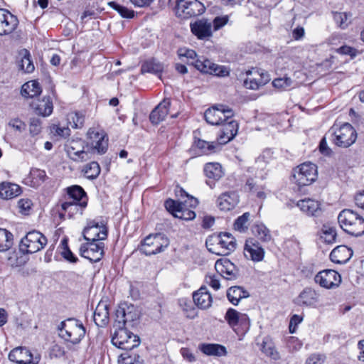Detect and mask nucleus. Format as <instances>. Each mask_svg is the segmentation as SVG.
I'll use <instances>...</instances> for the list:
<instances>
[{"instance_id": "obj_59", "label": "nucleus", "mask_w": 364, "mask_h": 364, "mask_svg": "<svg viewBox=\"0 0 364 364\" xmlns=\"http://www.w3.org/2000/svg\"><path fill=\"white\" fill-rule=\"evenodd\" d=\"M29 131L33 136L38 134L41 131V120L38 118H31L30 119Z\"/></svg>"}, {"instance_id": "obj_30", "label": "nucleus", "mask_w": 364, "mask_h": 364, "mask_svg": "<svg viewBox=\"0 0 364 364\" xmlns=\"http://www.w3.org/2000/svg\"><path fill=\"white\" fill-rule=\"evenodd\" d=\"M67 193L70 201H75L81 203L82 207H87V196L84 189L77 185L70 186L67 188Z\"/></svg>"}, {"instance_id": "obj_27", "label": "nucleus", "mask_w": 364, "mask_h": 364, "mask_svg": "<svg viewBox=\"0 0 364 364\" xmlns=\"http://www.w3.org/2000/svg\"><path fill=\"white\" fill-rule=\"evenodd\" d=\"M193 299L196 305L203 309L209 308L212 304V296L207 287H201L193 294Z\"/></svg>"}, {"instance_id": "obj_24", "label": "nucleus", "mask_w": 364, "mask_h": 364, "mask_svg": "<svg viewBox=\"0 0 364 364\" xmlns=\"http://www.w3.org/2000/svg\"><path fill=\"white\" fill-rule=\"evenodd\" d=\"M353 250L346 245H339L335 247L330 254L331 260L337 264H345L353 256Z\"/></svg>"}, {"instance_id": "obj_62", "label": "nucleus", "mask_w": 364, "mask_h": 364, "mask_svg": "<svg viewBox=\"0 0 364 364\" xmlns=\"http://www.w3.org/2000/svg\"><path fill=\"white\" fill-rule=\"evenodd\" d=\"M326 356L321 353H312L306 360V364H323Z\"/></svg>"}, {"instance_id": "obj_12", "label": "nucleus", "mask_w": 364, "mask_h": 364, "mask_svg": "<svg viewBox=\"0 0 364 364\" xmlns=\"http://www.w3.org/2000/svg\"><path fill=\"white\" fill-rule=\"evenodd\" d=\"M190 28L192 33L200 41H209L213 36L212 23L207 18H202L191 22Z\"/></svg>"}, {"instance_id": "obj_5", "label": "nucleus", "mask_w": 364, "mask_h": 364, "mask_svg": "<svg viewBox=\"0 0 364 364\" xmlns=\"http://www.w3.org/2000/svg\"><path fill=\"white\" fill-rule=\"evenodd\" d=\"M47 238L37 230L28 232L19 244V251L23 254H33L41 250L47 244Z\"/></svg>"}, {"instance_id": "obj_37", "label": "nucleus", "mask_w": 364, "mask_h": 364, "mask_svg": "<svg viewBox=\"0 0 364 364\" xmlns=\"http://www.w3.org/2000/svg\"><path fill=\"white\" fill-rule=\"evenodd\" d=\"M204 173L210 179L219 180L223 176L221 165L219 163H208L204 166Z\"/></svg>"}, {"instance_id": "obj_21", "label": "nucleus", "mask_w": 364, "mask_h": 364, "mask_svg": "<svg viewBox=\"0 0 364 364\" xmlns=\"http://www.w3.org/2000/svg\"><path fill=\"white\" fill-rule=\"evenodd\" d=\"M236 240L229 232H220L217 255H228L236 249Z\"/></svg>"}, {"instance_id": "obj_49", "label": "nucleus", "mask_w": 364, "mask_h": 364, "mask_svg": "<svg viewBox=\"0 0 364 364\" xmlns=\"http://www.w3.org/2000/svg\"><path fill=\"white\" fill-rule=\"evenodd\" d=\"M68 120L72 127L78 129L83 126L85 117L80 112H71L68 116Z\"/></svg>"}, {"instance_id": "obj_56", "label": "nucleus", "mask_w": 364, "mask_h": 364, "mask_svg": "<svg viewBox=\"0 0 364 364\" xmlns=\"http://www.w3.org/2000/svg\"><path fill=\"white\" fill-rule=\"evenodd\" d=\"M195 143L196 147L201 151L202 154H208L213 152L215 149L213 142H208L198 139Z\"/></svg>"}, {"instance_id": "obj_1", "label": "nucleus", "mask_w": 364, "mask_h": 364, "mask_svg": "<svg viewBox=\"0 0 364 364\" xmlns=\"http://www.w3.org/2000/svg\"><path fill=\"white\" fill-rule=\"evenodd\" d=\"M340 227L348 234L359 237L364 234V219L351 209H344L338 215Z\"/></svg>"}, {"instance_id": "obj_33", "label": "nucleus", "mask_w": 364, "mask_h": 364, "mask_svg": "<svg viewBox=\"0 0 364 364\" xmlns=\"http://www.w3.org/2000/svg\"><path fill=\"white\" fill-rule=\"evenodd\" d=\"M215 267L220 272V276L226 279H232L237 277L235 265L228 259H225L222 263L217 261Z\"/></svg>"}, {"instance_id": "obj_40", "label": "nucleus", "mask_w": 364, "mask_h": 364, "mask_svg": "<svg viewBox=\"0 0 364 364\" xmlns=\"http://www.w3.org/2000/svg\"><path fill=\"white\" fill-rule=\"evenodd\" d=\"M119 364H144V360L138 354L130 352V350L125 351L122 353L119 359Z\"/></svg>"}, {"instance_id": "obj_42", "label": "nucleus", "mask_w": 364, "mask_h": 364, "mask_svg": "<svg viewBox=\"0 0 364 364\" xmlns=\"http://www.w3.org/2000/svg\"><path fill=\"white\" fill-rule=\"evenodd\" d=\"M31 186L37 188L45 182L47 178L46 173L43 170L35 168L30 173Z\"/></svg>"}, {"instance_id": "obj_17", "label": "nucleus", "mask_w": 364, "mask_h": 364, "mask_svg": "<svg viewBox=\"0 0 364 364\" xmlns=\"http://www.w3.org/2000/svg\"><path fill=\"white\" fill-rule=\"evenodd\" d=\"M68 156L75 161H85L89 159L88 153L84 151V141L71 140L65 145Z\"/></svg>"}, {"instance_id": "obj_58", "label": "nucleus", "mask_w": 364, "mask_h": 364, "mask_svg": "<svg viewBox=\"0 0 364 364\" xmlns=\"http://www.w3.org/2000/svg\"><path fill=\"white\" fill-rule=\"evenodd\" d=\"M237 326L240 328L238 333H243L249 331L250 327V320L247 314H241L239 318Z\"/></svg>"}, {"instance_id": "obj_45", "label": "nucleus", "mask_w": 364, "mask_h": 364, "mask_svg": "<svg viewBox=\"0 0 364 364\" xmlns=\"http://www.w3.org/2000/svg\"><path fill=\"white\" fill-rule=\"evenodd\" d=\"M336 230L334 227H331L328 225H323L321 237L323 238L326 243L330 244L336 242Z\"/></svg>"}, {"instance_id": "obj_50", "label": "nucleus", "mask_w": 364, "mask_h": 364, "mask_svg": "<svg viewBox=\"0 0 364 364\" xmlns=\"http://www.w3.org/2000/svg\"><path fill=\"white\" fill-rule=\"evenodd\" d=\"M108 4L115 11H117L122 17L132 18L134 16V11L127 7L119 5L114 1H110Z\"/></svg>"}, {"instance_id": "obj_32", "label": "nucleus", "mask_w": 364, "mask_h": 364, "mask_svg": "<svg viewBox=\"0 0 364 364\" xmlns=\"http://www.w3.org/2000/svg\"><path fill=\"white\" fill-rule=\"evenodd\" d=\"M318 294L311 288H305L298 296V304L306 306L315 305L318 301Z\"/></svg>"}, {"instance_id": "obj_31", "label": "nucleus", "mask_w": 364, "mask_h": 364, "mask_svg": "<svg viewBox=\"0 0 364 364\" xmlns=\"http://www.w3.org/2000/svg\"><path fill=\"white\" fill-rule=\"evenodd\" d=\"M21 193V187L13 183L3 182L0 184V198L3 199H11Z\"/></svg>"}, {"instance_id": "obj_7", "label": "nucleus", "mask_w": 364, "mask_h": 364, "mask_svg": "<svg viewBox=\"0 0 364 364\" xmlns=\"http://www.w3.org/2000/svg\"><path fill=\"white\" fill-rule=\"evenodd\" d=\"M115 316V326L132 328L136 325L140 313L134 305L124 303L118 306Z\"/></svg>"}, {"instance_id": "obj_57", "label": "nucleus", "mask_w": 364, "mask_h": 364, "mask_svg": "<svg viewBox=\"0 0 364 364\" xmlns=\"http://www.w3.org/2000/svg\"><path fill=\"white\" fill-rule=\"evenodd\" d=\"M196 216V213L193 210L187 208V205L184 203L182 208L180 209L178 213H176V218H180L184 220H192Z\"/></svg>"}, {"instance_id": "obj_6", "label": "nucleus", "mask_w": 364, "mask_h": 364, "mask_svg": "<svg viewBox=\"0 0 364 364\" xmlns=\"http://www.w3.org/2000/svg\"><path fill=\"white\" fill-rule=\"evenodd\" d=\"M333 142L338 146L348 148L355 143L357 133L349 123L343 124L339 128L334 126L331 129Z\"/></svg>"}, {"instance_id": "obj_52", "label": "nucleus", "mask_w": 364, "mask_h": 364, "mask_svg": "<svg viewBox=\"0 0 364 364\" xmlns=\"http://www.w3.org/2000/svg\"><path fill=\"white\" fill-rule=\"evenodd\" d=\"M184 205L183 202H180L171 198L167 199L164 203L166 209L176 218V213H178L180 209Z\"/></svg>"}, {"instance_id": "obj_63", "label": "nucleus", "mask_w": 364, "mask_h": 364, "mask_svg": "<svg viewBox=\"0 0 364 364\" xmlns=\"http://www.w3.org/2000/svg\"><path fill=\"white\" fill-rule=\"evenodd\" d=\"M272 85L276 88L287 89L291 85V80L289 77L277 78L273 80Z\"/></svg>"}, {"instance_id": "obj_61", "label": "nucleus", "mask_w": 364, "mask_h": 364, "mask_svg": "<svg viewBox=\"0 0 364 364\" xmlns=\"http://www.w3.org/2000/svg\"><path fill=\"white\" fill-rule=\"evenodd\" d=\"M8 126L11 127L18 132H22L26 129V124L18 118H14L9 120Z\"/></svg>"}, {"instance_id": "obj_23", "label": "nucleus", "mask_w": 364, "mask_h": 364, "mask_svg": "<svg viewBox=\"0 0 364 364\" xmlns=\"http://www.w3.org/2000/svg\"><path fill=\"white\" fill-rule=\"evenodd\" d=\"M171 105V101L168 99H164L151 112L149 115L150 122L153 124H159L165 119L168 113Z\"/></svg>"}, {"instance_id": "obj_41", "label": "nucleus", "mask_w": 364, "mask_h": 364, "mask_svg": "<svg viewBox=\"0 0 364 364\" xmlns=\"http://www.w3.org/2000/svg\"><path fill=\"white\" fill-rule=\"evenodd\" d=\"M13 235L6 229L0 228V252L8 250L13 245Z\"/></svg>"}, {"instance_id": "obj_34", "label": "nucleus", "mask_w": 364, "mask_h": 364, "mask_svg": "<svg viewBox=\"0 0 364 364\" xmlns=\"http://www.w3.org/2000/svg\"><path fill=\"white\" fill-rule=\"evenodd\" d=\"M199 349L207 355L220 357L227 354L226 348L216 343H202L199 346Z\"/></svg>"}, {"instance_id": "obj_11", "label": "nucleus", "mask_w": 364, "mask_h": 364, "mask_svg": "<svg viewBox=\"0 0 364 364\" xmlns=\"http://www.w3.org/2000/svg\"><path fill=\"white\" fill-rule=\"evenodd\" d=\"M105 244L102 242H87L80 248V255L91 262H97L104 256Z\"/></svg>"}, {"instance_id": "obj_4", "label": "nucleus", "mask_w": 364, "mask_h": 364, "mask_svg": "<svg viewBox=\"0 0 364 364\" xmlns=\"http://www.w3.org/2000/svg\"><path fill=\"white\" fill-rule=\"evenodd\" d=\"M117 326L112 343L116 347L126 351L131 350L140 344L139 337L128 330L129 328L121 326Z\"/></svg>"}, {"instance_id": "obj_20", "label": "nucleus", "mask_w": 364, "mask_h": 364, "mask_svg": "<svg viewBox=\"0 0 364 364\" xmlns=\"http://www.w3.org/2000/svg\"><path fill=\"white\" fill-rule=\"evenodd\" d=\"M296 205L309 216L318 217L322 213L320 203L311 198L300 200L296 202Z\"/></svg>"}, {"instance_id": "obj_36", "label": "nucleus", "mask_w": 364, "mask_h": 364, "mask_svg": "<svg viewBox=\"0 0 364 364\" xmlns=\"http://www.w3.org/2000/svg\"><path fill=\"white\" fill-rule=\"evenodd\" d=\"M227 296L233 305H237L242 299L249 297L250 294L243 287L235 286L228 289Z\"/></svg>"}, {"instance_id": "obj_10", "label": "nucleus", "mask_w": 364, "mask_h": 364, "mask_svg": "<svg viewBox=\"0 0 364 364\" xmlns=\"http://www.w3.org/2000/svg\"><path fill=\"white\" fill-rule=\"evenodd\" d=\"M234 115L233 111L224 105H217L208 108L204 113L207 123L211 125H220L228 121Z\"/></svg>"}, {"instance_id": "obj_19", "label": "nucleus", "mask_w": 364, "mask_h": 364, "mask_svg": "<svg viewBox=\"0 0 364 364\" xmlns=\"http://www.w3.org/2000/svg\"><path fill=\"white\" fill-rule=\"evenodd\" d=\"M220 125L223 126V128L218 136V142L220 144H225L237 134L238 124L236 121L231 118L228 121L223 122Z\"/></svg>"}, {"instance_id": "obj_18", "label": "nucleus", "mask_w": 364, "mask_h": 364, "mask_svg": "<svg viewBox=\"0 0 364 364\" xmlns=\"http://www.w3.org/2000/svg\"><path fill=\"white\" fill-rule=\"evenodd\" d=\"M244 255L254 262H260L264 258V250L256 240L251 238L246 240Z\"/></svg>"}, {"instance_id": "obj_2", "label": "nucleus", "mask_w": 364, "mask_h": 364, "mask_svg": "<svg viewBox=\"0 0 364 364\" xmlns=\"http://www.w3.org/2000/svg\"><path fill=\"white\" fill-rule=\"evenodd\" d=\"M59 336L65 342L78 344L85 335V328L79 320L70 318L58 326Z\"/></svg>"}, {"instance_id": "obj_55", "label": "nucleus", "mask_w": 364, "mask_h": 364, "mask_svg": "<svg viewBox=\"0 0 364 364\" xmlns=\"http://www.w3.org/2000/svg\"><path fill=\"white\" fill-rule=\"evenodd\" d=\"M229 21L228 15L218 16L215 17L210 23H212L213 31H217L224 27Z\"/></svg>"}, {"instance_id": "obj_3", "label": "nucleus", "mask_w": 364, "mask_h": 364, "mask_svg": "<svg viewBox=\"0 0 364 364\" xmlns=\"http://www.w3.org/2000/svg\"><path fill=\"white\" fill-rule=\"evenodd\" d=\"M169 5L176 16L182 19L201 15L205 11L204 4L198 0H169Z\"/></svg>"}, {"instance_id": "obj_43", "label": "nucleus", "mask_w": 364, "mask_h": 364, "mask_svg": "<svg viewBox=\"0 0 364 364\" xmlns=\"http://www.w3.org/2000/svg\"><path fill=\"white\" fill-rule=\"evenodd\" d=\"M82 172L87 178L93 180L100 175V166L97 162L92 161L84 166Z\"/></svg>"}, {"instance_id": "obj_53", "label": "nucleus", "mask_w": 364, "mask_h": 364, "mask_svg": "<svg viewBox=\"0 0 364 364\" xmlns=\"http://www.w3.org/2000/svg\"><path fill=\"white\" fill-rule=\"evenodd\" d=\"M220 233L209 236L205 241V245L208 251L217 255L220 242Z\"/></svg>"}, {"instance_id": "obj_25", "label": "nucleus", "mask_w": 364, "mask_h": 364, "mask_svg": "<svg viewBox=\"0 0 364 364\" xmlns=\"http://www.w3.org/2000/svg\"><path fill=\"white\" fill-rule=\"evenodd\" d=\"M31 107L37 114L43 117L50 115L53 109V102L50 97H44L42 100H33L31 103Z\"/></svg>"}, {"instance_id": "obj_46", "label": "nucleus", "mask_w": 364, "mask_h": 364, "mask_svg": "<svg viewBox=\"0 0 364 364\" xmlns=\"http://www.w3.org/2000/svg\"><path fill=\"white\" fill-rule=\"evenodd\" d=\"M250 213H245L239 216L234 223V229L240 232H245L248 229Z\"/></svg>"}, {"instance_id": "obj_16", "label": "nucleus", "mask_w": 364, "mask_h": 364, "mask_svg": "<svg viewBox=\"0 0 364 364\" xmlns=\"http://www.w3.org/2000/svg\"><path fill=\"white\" fill-rule=\"evenodd\" d=\"M17 18L8 10L0 9V36L11 33L17 27Z\"/></svg>"}, {"instance_id": "obj_64", "label": "nucleus", "mask_w": 364, "mask_h": 364, "mask_svg": "<svg viewBox=\"0 0 364 364\" xmlns=\"http://www.w3.org/2000/svg\"><path fill=\"white\" fill-rule=\"evenodd\" d=\"M178 55L179 58L183 60V58L190 60H194L197 54L195 50L187 48H180L178 50Z\"/></svg>"}, {"instance_id": "obj_48", "label": "nucleus", "mask_w": 364, "mask_h": 364, "mask_svg": "<svg viewBox=\"0 0 364 364\" xmlns=\"http://www.w3.org/2000/svg\"><path fill=\"white\" fill-rule=\"evenodd\" d=\"M85 208L86 207L81 206V203H77L75 201L67 200L62 204V208L69 214L78 213L80 215H82Z\"/></svg>"}, {"instance_id": "obj_29", "label": "nucleus", "mask_w": 364, "mask_h": 364, "mask_svg": "<svg viewBox=\"0 0 364 364\" xmlns=\"http://www.w3.org/2000/svg\"><path fill=\"white\" fill-rule=\"evenodd\" d=\"M94 321L98 326H105L109 322L108 305L104 302H99L94 312Z\"/></svg>"}, {"instance_id": "obj_38", "label": "nucleus", "mask_w": 364, "mask_h": 364, "mask_svg": "<svg viewBox=\"0 0 364 364\" xmlns=\"http://www.w3.org/2000/svg\"><path fill=\"white\" fill-rule=\"evenodd\" d=\"M164 65L155 59L144 62L141 67V73H153L158 75L162 72Z\"/></svg>"}, {"instance_id": "obj_28", "label": "nucleus", "mask_w": 364, "mask_h": 364, "mask_svg": "<svg viewBox=\"0 0 364 364\" xmlns=\"http://www.w3.org/2000/svg\"><path fill=\"white\" fill-rule=\"evenodd\" d=\"M87 135L92 140V146L100 154H105L107 150V140H105V136L95 132L94 129H90Z\"/></svg>"}, {"instance_id": "obj_47", "label": "nucleus", "mask_w": 364, "mask_h": 364, "mask_svg": "<svg viewBox=\"0 0 364 364\" xmlns=\"http://www.w3.org/2000/svg\"><path fill=\"white\" fill-rule=\"evenodd\" d=\"M242 313L238 312L234 309L230 308L226 311L225 319L229 326L236 331L235 327L238 325L239 318Z\"/></svg>"}, {"instance_id": "obj_13", "label": "nucleus", "mask_w": 364, "mask_h": 364, "mask_svg": "<svg viewBox=\"0 0 364 364\" xmlns=\"http://www.w3.org/2000/svg\"><path fill=\"white\" fill-rule=\"evenodd\" d=\"M314 281L326 289L338 287L341 282L340 274L333 269H325L319 272L314 277Z\"/></svg>"}, {"instance_id": "obj_26", "label": "nucleus", "mask_w": 364, "mask_h": 364, "mask_svg": "<svg viewBox=\"0 0 364 364\" xmlns=\"http://www.w3.org/2000/svg\"><path fill=\"white\" fill-rule=\"evenodd\" d=\"M9 358L11 361L17 364H30L32 361L33 355L26 348L18 347L9 353Z\"/></svg>"}, {"instance_id": "obj_39", "label": "nucleus", "mask_w": 364, "mask_h": 364, "mask_svg": "<svg viewBox=\"0 0 364 364\" xmlns=\"http://www.w3.org/2000/svg\"><path fill=\"white\" fill-rule=\"evenodd\" d=\"M252 232L262 242H267L272 239L270 230L262 223L254 225L252 228Z\"/></svg>"}, {"instance_id": "obj_44", "label": "nucleus", "mask_w": 364, "mask_h": 364, "mask_svg": "<svg viewBox=\"0 0 364 364\" xmlns=\"http://www.w3.org/2000/svg\"><path fill=\"white\" fill-rule=\"evenodd\" d=\"M22 58L20 61L19 66L25 73H30L34 70V65L31 58V55L27 50H24L22 53Z\"/></svg>"}, {"instance_id": "obj_9", "label": "nucleus", "mask_w": 364, "mask_h": 364, "mask_svg": "<svg viewBox=\"0 0 364 364\" xmlns=\"http://www.w3.org/2000/svg\"><path fill=\"white\" fill-rule=\"evenodd\" d=\"M168 244V239L163 234L149 235L141 242L139 251L146 255H156L164 251Z\"/></svg>"}, {"instance_id": "obj_15", "label": "nucleus", "mask_w": 364, "mask_h": 364, "mask_svg": "<svg viewBox=\"0 0 364 364\" xmlns=\"http://www.w3.org/2000/svg\"><path fill=\"white\" fill-rule=\"evenodd\" d=\"M197 70L204 73H209L217 76H225L228 74L224 66L218 65L210 60H196L191 63Z\"/></svg>"}, {"instance_id": "obj_14", "label": "nucleus", "mask_w": 364, "mask_h": 364, "mask_svg": "<svg viewBox=\"0 0 364 364\" xmlns=\"http://www.w3.org/2000/svg\"><path fill=\"white\" fill-rule=\"evenodd\" d=\"M83 237L87 242H100L107 237V230L104 225H100L95 220L88 222L82 232Z\"/></svg>"}, {"instance_id": "obj_54", "label": "nucleus", "mask_w": 364, "mask_h": 364, "mask_svg": "<svg viewBox=\"0 0 364 364\" xmlns=\"http://www.w3.org/2000/svg\"><path fill=\"white\" fill-rule=\"evenodd\" d=\"M333 19L336 24L341 28H346L349 22L348 18L351 16L350 14L346 12H333Z\"/></svg>"}, {"instance_id": "obj_22", "label": "nucleus", "mask_w": 364, "mask_h": 364, "mask_svg": "<svg viewBox=\"0 0 364 364\" xmlns=\"http://www.w3.org/2000/svg\"><path fill=\"white\" fill-rule=\"evenodd\" d=\"M239 203V196L235 191H228L222 193L217 200L218 208L221 210H230Z\"/></svg>"}, {"instance_id": "obj_35", "label": "nucleus", "mask_w": 364, "mask_h": 364, "mask_svg": "<svg viewBox=\"0 0 364 364\" xmlns=\"http://www.w3.org/2000/svg\"><path fill=\"white\" fill-rule=\"evenodd\" d=\"M42 92L40 84L36 80H31L24 83L21 90V94L24 97L33 98Z\"/></svg>"}, {"instance_id": "obj_8", "label": "nucleus", "mask_w": 364, "mask_h": 364, "mask_svg": "<svg viewBox=\"0 0 364 364\" xmlns=\"http://www.w3.org/2000/svg\"><path fill=\"white\" fill-rule=\"evenodd\" d=\"M317 166L316 164L306 162L294 169L293 178L298 186L311 184L317 178Z\"/></svg>"}, {"instance_id": "obj_51", "label": "nucleus", "mask_w": 364, "mask_h": 364, "mask_svg": "<svg viewBox=\"0 0 364 364\" xmlns=\"http://www.w3.org/2000/svg\"><path fill=\"white\" fill-rule=\"evenodd\" d=\"M262 351L274 360L279 359V353L274 348L273 343L268 341H264L262 345Z\"/></svg>"}, {"instance_id": "obj_60", "label": "nucleus", "mask_w": 364, "mask_h": 364, "mask_svg": "<svg viewBox=\"0 0 364 364\" xmlns=\"http://www.w3.org/2000/svg\"><path fill=\"white\" fill-rule=\"evenodd\" d=\"M51 132L55 135L59 136L63 138H67L70 135V130L68 127H60L59 125H53Z\"/></svg>"}]
</instances>
